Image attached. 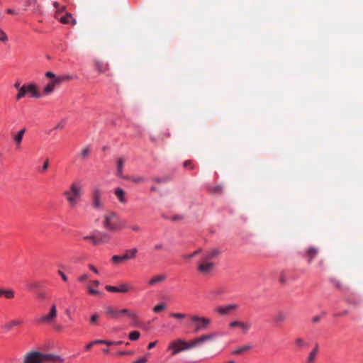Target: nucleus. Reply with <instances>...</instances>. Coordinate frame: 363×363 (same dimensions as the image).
<instances>
[{
	"instance_id": "c756f323",
	"label": "nucleus",
	"mask_w": 363,
	"mask_h": 363,
	"mask_svg": "<svg viewBox=\"0 0 363 363\" xmlns=\"http://www.w3.org/2000/svg\"><path fill=\"white\" fill-rule=\"evenodd\" d=\"M123 179L130 181L135 184H139V183H141L145 181L144 177H140V176H137V177L125 176Z\"/></svg>"
},
{
	"instance_id": "5fc2aeb1",
	"label": "nucleus",
	"mask_w": 363,
	"mask_h": 363,
	"mask_svg": "<svg viewBox=\"0 0 363 363\" xmlns=\"http://www.w3.org/2000/svg\"><path fill=\"white\" fill-rule=\"evenodd\" d=\"M333 283L334 284V285L338 288V289H342L343 288V286L342 284L340 283V281H337V280H333Z\"/></svg>"
},
{
	"instance_id": "4d7b16f0",
	"label": "nucleus",
	"mask_w": 363,
	"mask_h": 363,
	"mask_svg": "<svg viewBox=\"0 0 363 363\" xmlns=\"http://www.w3.org/2000/svg\"><path fill=\"white\" fill-rule=\"evenodd\" d=\"M157 343V340L154 341V342H150L148 346H147V348L149 350H151V349L154 348L156 346Z\"/></svg>"
},
{
	"instance_id": "774afa93",
	"label": "nucleus",
	"mask_w": 363,
	"mask_h": 363,
	"mask_svg": "<svg viewBox=\"0 0 363 363\" xmlns=\"http://www.w3.org/2000/svg\"><path fill=\"white\" fill-rule=\"evenodd\" d=\"M103 351H104V353H106V354H108V353H109V352H110L109 349H108V348L104 349Z\"/></svg>"
},
{
	"instance_id": "de8ad7c7",
	"label": "nucleus",
	"mask_w": 363,
	"mask_h": 363,
	"mask_svg": "<svg viewBox=\"0 0 363 363\" xmlns=\"http://www.w3.org/2000/svg\"><path fill=\"white\" fill-rule=\"evenodd\" d=\"M183 166L185 168H189V169H193L194 168V166L192 164L191 160H186V161H185L184 162Z\"/></svg>"
},
{
	"instance_id": "f704fd0d",
	"label": "nucleus",
	"mask_w": 363,
	"mask_h": 363,
	"mask_svg": "<svg viewBox=\"0 0 363 363\" xmlns=\"http://www.w3.org/2000/svg\"><path fill=\"white\" fill-rule=\"evenodd\" d=\"M140 336V333L138 331H135V330L131 331L128 335L129 339L132 341H135V340H138Z\"/></svg>"
},
{
	"instance_id": "a18cd8bd",
	"label": "nucleus",
	"mask_w": 363,
	"mask_h": 363,
	"mask_svg": "<svg viewBox=\"0 0 363 363\" xmlns=\"http://www.w3.org/2000/svg\"><path fill=\"white\" fill-rule=\"evenodd\" d=\"M211 191L215 194H219L222 191V187H221V186H216L212 187L211 189Z\"/></svg>"
},
{
	"instance_id": "6e6d98bb",
	"label": "nucleus",
	"mask_w": 363,
	"mask_h": 363,
	"mask_svg": "<svg viewBox=\"0 0 363 363\" xmlns=\"http://www.w3.org/2000/svg\"><path fill=\"white\" fill-rule=\"evenodd\" d=\"M65 126V123L61 121L58 123L56 126L55 127V129H62Z\"/></svg>"
},
{
	"instance_id": "c9c22d12",
	"label": "nucleus",
	"mask_w": 363,
	"mask_h": 363,
	"mask_svg": "<svg viewBox=\"0 0 363 363\" xmlns=\"http://www.w3.org/2000/svg\"><path fill=\"white\" fill-rule=\"evenodd\" d=\"M169 316L178 320H182L185 318L187 316V315L182 313H170Z\"/></svg>"
},
{
	"instance_id": "7c9ffc66",
	"label": "nucleus",
	"mask_w": 363,
	"mask_h": 363,
	"mask_svg": "<svg viewBox=\"0 0 363 363\" xmlns=\"http://www.w3.org/2000/svg\"><path fill=\"white\" fill-rule=\"evenodd\" d=\"M53 6L56 9L55 18H59L60 13L65 11L66 7L65 6H60L57 1L53 2Z\"/></svg>"
},
{
	"instance_id": "bf43d9fd",
	"label": "nucleus",
	"mask_w": 363,
	"mask_h": 363,
	"mask_svg": "<svg viewBox=\"0 0 363 363\" xmlns=\"http://www.w3.org/2000/svg\"><path fill=\"white\" fill-rule=\"evenodd\" d=\"M89 268L95 274H99L98 269L93 264H89Z\"/></svg>"
},
{
	"instance_id": "f8f14e48",
	"label": "nucleus",
	"mask_w": 363,
	"mask_h": 363,
	"mask_svg": "<svg viewBox=\"0 0 363 363\" xmlns=\"http://www.w3.org/2000/svg\"><path fill=\"white\" fill-rule=\"evenodd\" d=\"M105 288L109 292L116 293H127L133 289L131 284L127 282L121 283L118 286L106 285Z\"/></svg>"
},
{
	"instance_id": "052dcab7",
	"label": "nucleus",
	"mask_w": 363,
	"mask_h": 363,
	"mask_svg": "<svg viewBox=\"0 0 363 363\" xmlns=\"http://www.w3.org/2000/svg\"><path fill=\"white\" fill-rule=\"evenodd\" d=\"M147 362V359L146 357H142L133 363H146Z\"/></svg>"
},
{
	"instance_id": "69168bd1",
	"label": "nucleus",
	"mask_w": 363,
	"mask_h": 363,
	"mask_svg": "<svg viewBox=\"0 0 363 363\" xmlns=\"http://www.w3.org/2000/svg\"><path fill=\"white\" fill-rule=\"evenodd\" d=\"M29 5L35 4L37 2V0H27Z\"/></svg>"
},
{
	"instance_id": "0e129e2a",
	"label": "nucleus",
	"mask_w": 363,
	"mask_h": 363,
	"mask_svg": "<svg viewBox=\"0 0 363 363\" xmlns=\"http://www.w3.org/2000/svg\"><path fill=\"white\" fill-rule=\"evenodd\" d=\"M130 228L133 230L136 231V232H138V231H139L140 230V228L138 225H136L131 226Z\"/></svg>"
},
{
	"instance_id": "a19ab883",
	"label": "nucleus",
	"mask_w": 363,
	"mask_h": 363,
	"mask_svg": "<svg viewBox=\"0 0 363 363\" xmlns=\"http://www.w3.org/2000/svg\"><path fill=\"white\" fill-rule=\"evenodd\" d=\"M0 40L2 42H6L8 40V37L5 32L0 28Z\"/></svg>"
},
{
	"instance_id": "c85d7f7f",
	"label": "nucleus",
	"mask_w": 363,
	"mask_h": 363,
	"mask_svg": "<svg viewBox=\"0 0 363 363\" xmlns=\"http://www.w3.org/2000/svg\"><path fill=\"white\" fill-rule=\"evenodd\" d=\"M83 238L84 240H87L91 241V242L94 245L101 244V242L104 241L103 239H99L98 236H96L95 235H91L84 236Z\"/></svg>"
},
{
	"instance_id": "6e6552de",
	"label": "nucleus",
	"mask_w": 363,
	"mask_h": 363,
	"mask_svg": "<svg viewBox=\"0 0 363 363\" xmlns=\"http://www.w3.org/2000/svg\"><path fill=\"white\" fill-rule=\"evenodd\" d=\"M216 263L213 261H208L201 258L197 264L198 272L204 276L208 275L213 272Z\"/></svg>"
},
{
	"instance_id": "680f3d73",
	"label": "nucleus",
	"mask_w": 363,
	"mask_h": 363,
	"mask_svg": "<svg viewBox=\"0 0 363 363\" xmlns=\"http://www.w3.org/2000/svg\"><path fill=\"white\" fill-rule=\"evenodd\" d=\"M14 87L18 90V91H20V89L21 88V82H16L15 84H14Z\"/></svg>"
},
{
	"instance_id": "e433bc0d",
	"label": "nucleus",
	"mask_w": 363,
	"mask_h": 363,
	"mask_svg": "<svg viewBox=\"0 0 363 363\" xmlns=\"http://www.w3.org/2000/svg\"><path fill=\"white\" fill-rule=\"evenodd\" d=\"M295 344L297 347H305L306 345V342L304 341V340L301 337H297L296 340H295Z\"/></svg>"
},
{
	"instance_id": "b1692460",
	"label": "nucleus",
	"mask_w": 363,
	"mask_h": 363,
	"mask_svg": "<svg viewBox=\"0 0 363 363\" xmlns=\"http://www.w3.org/2000/svg\"><path fill=\"white\" fill-rule=\"evenodd\" d=\"M166 275L165 274H159L157 275L152 279H150L148 281L149 285L154 286L157 284L161 283L164 281L166 279Z\"/></svg>"
},
{
	"instance_id": "2eb2a0df",
	"label": "nucleus",
	"mask_w": 363,
	"mask_h": 363,
	"mask_svg": "<svg viewBox=\"0 0 363 363\" xmlns=\"http://www.w3.org/2000/svg\"><path fill=\"white\" fill-rule=\"evenodd\" d=\"M239 306L236 303H230L225 306H218L216 309L218 313L220 315H226L233 311L238 310Z\"/></svg>"
},
{
	"instance_id": "58836bf2",
	"label": "nucleus",
	"mask_w": 363,
	"mask_h": 363,
	"mask_svg": "<svg viewBox=\"0 0 363 363\" xmlns=\"http://www.w3.org/2000/svg\"><path fill=\"white\" fill-rule=\"evenodd\" d=\"M99 239H103L104 241L101 242V243L107 242L109 240V236L106 233H100L99 236H98Z\"/></svg>"
},
{
	"instance_id": "ea45409f",
	"label": "nucleus",
	"mask_w": 363,
	"mask_h": 363,
	"mask_svg": "<svg viewBox=\"0 0 363 363\" xmlns=\"http://www.w3.org/2000/svg\"><path fill=\"white\" fill-rule=\"evenodd\" d=\"M165 308H166L165 304L161 303V304L155 306L153 308V311L155 313H160V311H163Z\"/></svg>"
},
{
	"instance_id": "a211bd4d",
	"label": "nucleus",
	"mask_w": 363,
	"mask_h": 363,
	"mask_svg": "<svg viewBox=\"0 0 363 363\" xmlns=\"http://www.w3.org/2000/svg\"><path fill=\"white\" fill-rule=\"evenodd\" d=\"M224 294V289L222 287H214L208 292V298L209 300H216Z\"/></svg>"
},
{
	"instance_id": "412c9836",
	"label": "nucleus",
	"mask_w": 363,
	"mask_h": 363,
	"mask_svg": "<svg viewBox=\"0 0 363 363\" xmlns=\"http://www.w3.org/2000/svg\"><path fill=\"white\" fill-rule=\"evenodd\" d=\"M63 24H76V20L72 17L71 13H67L64 16L57 18Z\"/></svg>"
},
{
	"instance_id": "8fccbe9b",
	"label": "nucleus",
	"mask_w": 363,
	"mask_h": 363,
	"mask_svg": "<svg viewBox=\"0 0 363 363\" xmlns=\"http://www.w3.org/2000/svg\"><path fill=\"white\" fill-rule=\"evenodd\" d=\"M320 320H321V316L317 315L312 318L311 321L313 323L317 324L320 321Z\"/></svg>"
},
{
	"instance_id": "79ce46f5",
	"label": "nucleus",
	"mask_w": 363,
	"mask_h": 363,
	"mask_svg": "<svg viewBox=\"0 0 363 363\" xmlns=\"http://www.w3.org/2000/svg\"><path fill=\"white\" fill-rule=\"evenodd\" d=\"M96 344H99V340H94L91 342H89V344H87L86 346H85V350L86 351H89L90 350V349L94 345H96Z\"/></svg>"
},
{
	"instance_id": "0eeeda50",
	"label": "nucleus",
	"mask_w": 363,
	"mask_h": 363,
	"mask_svg": "<svg viewBox=\"0 0 363 363\" xmlns=\"http://www.w3.org/2000/svg\"><path fill=\"white\" fill-rule=\"evenodd\" d=\"M28 93H30L32 96L35 98H39L40 96L36 85L33 83H31L23 85L20 89V91H18L17 94L16 98L17 100H20L21 99L23 98Z\"/></svg>"
},
{
	"instance_id": "09e8293b",
	"label": "nucleus",
	"mask_w": 363,
	"mask_h": 363,
	"mask_svg": "<svg viewBox=\"0 0 363 363\" xmlns=\"http://www.w3.org/2000/svg\"><path fill=\"white\" fill-rule=\"evenodd\" d=\"M99 344H105L108 346L113 345L115 343V342L105 340H99Z\"/></svg>"
},
{
	"instance_id": "9b49d317",
	"label": "nucleus",
	"mask_w": 363,
	"mask_h": 363,
	"mask_svg": "<svg viewBox=\"0 0 363 363\" xmlns=\"http://www.w3.org/2000/svg\"><path fill=\"white\" fill-rule=\"evenodd\" d=\"M57 307L54 304L50 308V312L48 314L42 315L37 319V323L39 324H51L54 322L57 317Z\"/></svg>"
},
{
	"instance_id": "1a4fd4ad",
	"label": "nucleus",
	"mask_w": 363,
	"mask_h": 363,
	"mask_svg": "<svg viewBox=\"0 0 363 363\" xmlns=\"http://www.w3.org/2000/svg\"><path fill=\"white\" fill-rule=\"evenodd\" d=\"M138 253V249L134 247L126 250L123 255H113L111 257V261L115 264H118L123 262L128 259H134Z\"/></svg>"
},
{
	"instance_id": "49530a36",
	"label": "nucleus",
	"mask_w": 363,
	"mask_h": 363,
	"mask_svg": "<svg viewBox=\"0 0 363 363\" xmlns=\"http://www.w3.org/2000/svg\"><path fill=\"white\" fill-rule=\"evenodd\" d=\"M98 320H99V315H98V314L95 313L91 316L90 323L91 324H94L98 321Z\"/></svg>"
},
{
	"instance_id": "423d86ee",
	"label": "nucleus",
	"mask_w": 363,
	"mask_h": 363,
	"mask_svg": "<svg viewBox=\"0 0 363 363\" xmlns=\"http://www.w3.org/2000/svg\"><path fill=\"white\" fill-rule=\"evenodd\" d=\"M189 319L193 324L195 333L206 330L212 323L211 318L198 315H191Z\"/></svg>"
},
{
	"instance_id": "f03ea898",
	"label": "nucleus",
	"mask_w": 363,
	"mask_h": 363,
	"mask_svg": "<svg viewBox=\"0 0 363 363\" xmlns=\"http://www.w3.org/2000/svg\"><path fill=\"white\" fill-rule=\"evenodd\" d=\"M63 359L61 357L52 354H45L38 351H30L24 357L23 363H62Z\"/></svg>"
},
{
	"instance_id": "cd10ccee",
	"label": "nucleus",
	"mask_w": 363,
	"mask_h": 363,
	"mask_svg": "<svg viewBox=\"0 0 363 363\" xmlns=\"http://www.w3.org/2000/svg\"><path fill=\"white\" fill-rule=\"evenodd\" d=\"M286 314L283 311H279L274 316V321L277 323H281L286 320Z\"/></svg>"
},
{
	"instance_id": "2f4dec72",
	"label": "nucleus",
	"mask_w": 363,
	"mask_h": 363,
	"mask_svg": "<svg viewBox=\"0 0 363 363\" xmlns=\"http://www.w3.org/2000/svg\"><path fill=\"white\" fill-rule=\"evenodd\" d=\"M23 321L20 319L12 320L6 325V328L11 330L13 327L22 324Z\"/></svg>"
},
{
	"instance_id": "20e7f679",
	"label": "nucleus",
	"mask_w": 363,
	"mask_h": 363,
	"mask_svg": "<svg viewBox=\"0 0 363 363\" xmlns=\"http://www.w3.org/2000/svg\"><path fill=\"white\" fill-rule=\"evenodd\" d=\"M106 314L114 319H119L121 315H127L132 321L133 325L138 323V315L136 311L130 310L128 308L116 309L111 306L106 307Z\"/></svg>"
},
{
	"instance_id": "3c124183",
	"label": "nucleus",
	"mask_w": 363,
	"mask_h": 363,
	"mask_svg": "<svg viewBox=\"0 0 363 363\" xmlns=\"http://www.w3.org/2000/svg\"><path fill=\"white\" fill-rule=\"evenodd\" d=\"M89 278V276L88 274H84L82 275H81L79 278H78V281H80V282H84L86 280H87Z\"/></svg>"
},
{
	"instance_id": "7ed1b4c3",
	"label": "nucleus",
	"mask_w": 363,
	"mask_h": 363,
	"mask_svg": "<svg viewBox=\"0 0 363 363\" xmlns=\"http://www.w3.org/2000/svg\"><path fill=\"white\" fill-rule=\"evenodd\" d=\"M63 194L71 208H74L80 201L82 195V186L78 182H74L70 184L69 190L65 191Z\"/></svg>"
},
{
	"instance_id": "864d4df0",
	"label": "nucleus",
	"mask_w": 363,
	"mask_h": 363,
	"mask_svg": "<svg viewBox=\"0 0 363 363\" xmlns=\"http://www.w3.org/2000/svg\"><path fill=\"white\" fill-rule=\"evenodd\" d=\"M164 248V245L163 243L162 242H159V243H157L156 245H155L154 246V250H161Z\"/></svg>"
},
{
	"instance_id": "9d476101",
	"label": "nucleus",
	"mask_w": 363,
	"mask_h": 363,
	"mask_svg": "<svg viewBox=\"0 0 363 363\" xmlns=\"http://www.w3.org/2000/svg\"><path fill=\"white\" fill-rule=\"evenodd\" d=\"M91 204L93 208L101 210L104 207V201L102 200V192L98 189H93L91 196Z\"/></svg>"
},
{
	"instance_id": "e2e57ef3",
	"label": "nucleus",
	"mask_w": 363,
	"mask_h": 363,
	"mask_svg": "<svg viewBox=\"0 0 363 363\" xmlns=\"http://www.w3.org/2000/svg\"><path fill=\"white\" fill-rule=\"evenodd\" d=\"M91 284L94 286V287H98L100 284V282L98 281V280H94V281H91Z\"/></svg>"
},
{
	"instance_id": "4c0bfd02",
	"label": "nucleus",
	"mask_w": 363,
	"mask_h": 363,
	"mask_svg": "<svg viewBox=\"0 0 363 363\" xmlns=\"http://www.w3.org/2000/svg\"><path fill=\"white\" fill-rule=\"evenodd\" d=\"M201 252H202V249L199 248L197 250H195L194 252H193L192 253L185 255L184 258L190 259L193 258L194 257H195L196 255L200 254Z\"/></svg>"
},
{
	"instance_id": "aec40b11",
	"label": "nucleus",
	"mask_w": 363,
	"mask_h": 363,
	"mask_svg": "<svg viewBox=\"0 0 363 363\" xmlns=\"http://www.w3.org/2000/svg\"><path fill=\"white\" fill-rule=\"evenodd\" d=\"M125 164V159L123 157H118L116 160V175L118 177L124 178L125 176L123 174V167Z\"/></svg>"
},
{
	"instance_id": "a878e982",
	"label": "nucleus",
	"mask_w": 363,
	"mask_h": 363,
	"mask_svg": "<svg viewBox=\"0 0 363 363\" xmlns=\"http://www.w3.org/2000/svg\"><path fill=\"white\" fill-rule=\"evenodd\" d=\"M318 352V345L316 344L315 347L310 352L307 358V363H314Z\"/></svg>"
},
{
	"instance_id": "ddd939ff",
	"label": "nucleus",
	"mask_w": 363,
	"mask_h": 363,
	"mask_svg": "<svg viewBox=\"0 0 363 363\" xmlns=\"http://www.w3.org/2000/svg\"><path fill=\"white\" fill-rule=\"evenodd\" d=\"M26 133V128H23L16 133H11V138L15 145V147L18 150L21 148V143L23 140L25 133Z\"/></svg>"
},
{
	"instance_id": "393cba45",
	"label": "nucleus",
	"mask_w": 363,
	"mask_h": 363,
	"mask_svg": "<svg viewBox=\"0 0 363 363\" xmlns=\"http://www.w3.org/2000/svg\"><path fill=\"white\" fill-rule=\"evenodd\" d=\"M0 296H3L8 299H11L14 297V291L11 289L0 288Z\"/></svg>"
},
{
	"instance_id": "473e14b6",
	"label": "nucleus",
	"mask_w": 363,
	"mask_h": 363,
	"mask_svg": "<svg viewBox=\"0 0 363 363\" xmlns=\"http://www.w3.org/2000/svg\"><path fill=\"white\" fill-rule=\"evenodd\" d=\"M45 77H48V78H50L52 79H62V82L64 80V79H71V77L69 76H67V77H56L55 74H54L53 72H47L45 73Z\"/></svg>"
},
{
	"instance_id": "338daca9",
	"label": "nucleus",
	"mask_w": 363,
	"mask_h": 363,
	"mask_svg": "<svg viewBox=\"0 0 363 363\" xmlns=\"http://www.w3.org/2000/svg\"><path fill=\"white\" fill-rule=\"evenodd\" d=\"M38 296H39L40 298H44L45 296V294H44L43 293H40V294H38Z\"/></svg>"
},
{
	"instance_id": "39448f33",
	"label": "nucleus",
	"mask_w": 363,
	"mask_h": 363,
	"mask_svg": "<svg viewBox=\"0 0 363 363\" xmlns=\"http://www.w3.org/2000/svg\"><path fill=\"white\" fill-rule=\"evenodd\" d=\"M104 228L111 232H116L121 228L119 225V218L114 211H108L103 216Z\"/></svg>"
},
{
	"instance_id": "72a5a7b5",
	"label": "nucleus",
	"mask_w": 363,
	"mask_h": 363,
	"mask_svg": "<svg viewBox=\"0 0 363 363\" xmlns=\"http://www.w3.org/2000/svg\"><path fill=\"white\" fill-rule=\"evenodd\" d=\"M90 152H91V150L89 147H84L79 155H80V157L82 158V159H86L89 157V154H90Z\"/></svg>"
},
{
	"instance_id": "f257e3e1",
	"label": "nucleus",
	"mask_w": 363,
	"mask_h": 363,
	"mask_svg": "<svg viewBox=\"0 0 363 363\" xmlns=\"http://www.w3.org/2000/svg\"><path fill=\"white\" fill-rule=\"evenodd\" d=\"M219 335L218 332H212L203 334L199 337L192 339L190 341H186L181 338L172 340L167 347V351L170 352L172 357L178 354L180 352L201 346L204 342L212 341Z\"/></svg>"
},
{
	"instance_id": "f3484780",
	"label": "nucleus",
	"mask_w": 363,
	"mask_h": 363,
	"mask_svg": "<svg viewBox=\"0 0 363 363\" xmlns=\"http://www.w3.org/2000/svg\"><path fill=\"white\" fill-rule=\"evenodd\" d=\"M318 253L319 249L318 247H309L306 249L303 256L308 259V262L311 263Z\"/></svg>"
},
{
	"instance_id": "bb28decb",
	"label": "nucleus",
	"mask_w": 363,
	"mask_h": 363,
	"mask_svg": "<svg viewBox=\"0 0 363 363\" xmlns=\"http://www.w3.org/2000/svg\"><path fill=\"white\" fill-rule=\"evenodd\" d=\"M252 348V345H245L242 347H238L236 350H234L233 352L234 354H240L242 353L246 352L249 350H250Z\"/></svg>"
},
{
	"instance_id": "13d9d810",
	"label": "nucleus",
	"mask_w": 363,
	"mask_h": 363,
	"mask_svg": "<svg viewBox=\"0 0 363 363\" xmlns=\"http://www.w3.org/2000/svg\"><path fill=\"white\" fill-rule=\"evenodd\" d=\"M153 181L157 182V183H162V182H165L167 181V179L165 178H155L153 179Z\"/></svg>"
},
{
	"instance_id": "5701e85b",
	"label": "nucleus",
	"mask_w": 363,
	"mask_h": 363,
	"mask_svg": "<svg viewBox=\"0 0 363 363\" xmlns=\"http://www.w3.org/2000/svg\"><path fill=\"white\" fill-rule=\"evenodd\" d=\"M114 194L119 202L121 203H126L127 199L125 198V192L121 188H116L114 191Z\"/></svg>"
},
{
	"instance_id": "4be33fe9",
	"label": "nucleus",
	"mask_w": 363,
	"mask_h": 363,
	"mask_svg": "<svg viewBox=\"0 0 363 363\" xmlns=\"http://www.w3.org/2000/svg\"><path fill=\"white\" fill-rule=\"evenodd\" d=\"M94 66L96 70L100 73H104L109 69V66L108 64L99 60L94 61Z\"/></svg>"
},
{
	"instance_id": "dca6fc26",
	"label": "nucleus",
	"mask_w": 363,
	"mask_h": 363,
	"mask_svg": "<svg viewBox=\"0 0 363 363\" xmlns=\"http://www.w3.org/2000/svg\"><path fill=\"white\" fill-rule=\"evenodd\" d=\"M221 253V251L218 248H212L208 250H206L203 255L202 258L208 260L213 261L214 259L217 258Z\"/></svg>"
},
{
	"instance_id": "c03bdc74",
	"label": "nucleus",
	"mask_w": 363,
	"mask_h": 363,
	"mask_svg": "<svg viewBox=\"0 0 363 363\" xmlns=\"http://www.w3.org/2000/svg\"><path fill=\"white\" fill-rule=\"evenodd\" d=\"M87 289H88L89 292L91 295H99V294H100V292L99 291L92 289L91 286H90V285L87 286Z\"/></svg>"
},
{
	"instance_id": "6ab92c4d",
	"label": "nucleus",
	"mask_w": 363,
	"mask_h": 363,
	"mask_svg": "<svg viewBox=\"0 0 363 363\" xmlns=\"http://www.w3.org/2000/svg\"><path fill=\"white\" fill-rule=\"evenodd\" d=\"M62 82L61 79H55L51 80L44 88V93L45 94H50L53 92L55 87L56 85L60 84Z\"/></svg>"
},
{
	"instance_id": "37998d69",
	"label": "nucleus",
	"mask_w": 363,
	"mask_h": 363,
	"mask_svg": "<svg viewBox=\"0 0 363 363\" xmlns=\"http://www.w3.org/2000/svg\"><path fill=\"white\" fill-rule=\"evenodd\" d=\"M48 167H49V159L47 158L44 161L43 164V166L41 167V172H46L48 170Z\"/></svg>"
},
{
	"instance_id": "4468645a",
	"label": "nucleus",
	"mask_w": 363,
	"mask_h": 363,
	"mask_svg": "<svg viewBox=\"0 0 363 363\" xmlns=\"http://www.w3.org/2000/svg\"><path fill=\"white\" fill-rule=\"evenodd\" d=\"M230 329L239 328L242 333H247L252 328V324L250 322H244L240 320H233L228 324Z\"/></svg>"
},
{
	"instance_id": "603ef678",
	"label": "nucleus",
	"mask_w": 363,
	"mask_h": 363,
	"mask_svg": "<svg viewBox=\"0 0 363 363\" xmlns=\"http://www.w3.org/2000/svg\"><path fill=\"white\" fill-rule=\"evenodd\" d=\"M58 274L61 277L63 281H67L68 280L67 277L65 275V274L62 270L57 271Z\"/></svg>"
}]
</instances>
